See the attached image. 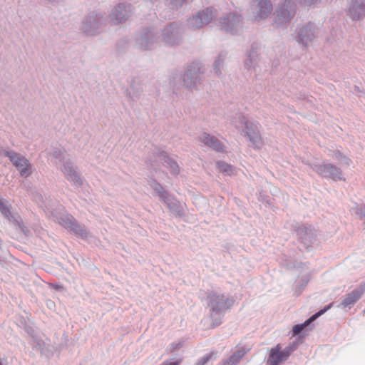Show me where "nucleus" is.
<instances>
[{"label": "nucleus", "mask_w": 365, "mask_h": 365, "mask_svg": "<svg viewBox=\"0 0 365 365\" xmlns=\"http://www.w3.org/2000/svg\"><path fill=\"white\" fill-rule=\"evenodd\" d=\"M6 155L20 171L21 175L26 177L30 175V165L24 157L11 152H7Z\"/></svg>", "instance_id": "7ed1b4c3"}, {"label": "nucleus", "mask_w": 365, "mask_h": 365, "mask_svg": "<svg viewBox=\"0 0 365 365\" xmlns=\"http://www.w3.org/2000/svg\"><path fill=\"white\" fill-rule=\"evenodd\" d=\"M244 354L243 351H238V356L240 357Z\"/></svg>", "instance_id": "393cba45"}, {"label": "nucleus", "mask_w": 365, "mask_h": 365, "mask_svg": "<svg viewBox=\"0 0 365 365\" xmlns=\"http://www.w3.org/2000/svg\"><path fill=\"white\" fill-rule=\"evenodd\" d=\"M299 37L301 38L302 41H304V37H303V34H302V31L299 32Z\"/></svg>", "instance_id": "b1692460"}, {"label": "nucleus", "mask_w": 365, "mask_h": 365, "mask_svg": "<svg viewBox=\"0 0 365 365\" xmlns=\"http://www.w3.org/2000/svg\"><path fill=\"white\" fill-rule=\"evenodd\" d=\"M235 354H233V355L232 356V357H231V359H232L233 361H234V358H235Z\"/></svg>", "instance_id": "a878e982"}, {"label": "nucleus", "mask_w": 365, "mask_h": 365, "mask_svg": "<svg viewBox=\"0 0 365 365\" xmlns=\"http://www.w3.org/2000/svg\"><path fill=\"white\" fill-rule=\"evenodd\" d=\"M246 133L255 147H259L262 144V140L259 135L257 126L252 123H246Z\"/></svg>", "instance_id": "0eeeda50"}, {"label": "nucleus", "mask_w": 365, "mask_h": 365, "mask_svg": "<svg viewBox=\"0 0 365 365\" xmlns=\"http://www.w3.org/2000/svg\"><path fill=\"white\" fill-rule=\"evenodd\" d=\"M314 0H304V4H311Z\"/></svg>", "instance_id": "5701e85b"}, {"label": "nucleus", "mask_w": 365, "mask_h": 365, "mask_svg": "<svg viewBox=\"0 0 365 365\" xmlns=\"http://www.w3.org/2000/svg\"><path fill=\"white\" fill-rule=\"evenodd\" d=\"M201 140L207 145L217 151L223 150V145L215 137L210 136L209 134L205 133L201 138Z\"/></svg>", "instance_id": "6e6552de"}, {"label": "nucleus", "mask_w": 365, "mask_h": 365, "mask_svg": "<svg viewBox=\"0 0 365 365\" xmlns=\"http://www.w3.org/2000/svg\"><path fill=\"white\" fill-rule=\"evenodd\" d=\"M212 18V13L210 10L202 11L192 19V26L195 29L200 28L203 25L207 24Z\"/></svg>", "instance_id": "423d86ee"}, {"label": "nucleus", "mask_w": 365, "mask_h": 365, "mask_svg": "<svg viewBox=\"0 0 365 365\" xmlns=\"http://www.w3.org/2000/svg\"><path fill=\"white\" fill-rule=\"evenodd\" d=\"M332 307V304H329L327 307L321 309L317 313L312 315L309 319L305 321L303 324L294 325L292 327V336H295L298 335L306 327L309 325L313 321L317 319L319 317L322 315L327 311H328Z\"/></svg>", "instance_id": "39448f33"}, {"label": "nucleus", "mask_w": 365, "mask_h": 365, "mask_svg": "<svg viewBox=\"0 0 365 365\" xmlns=\"http://www.w3.org/2000/svg\"><path fill=\"white\" fill-rule=\"evenodd\" d=\"M59 223L67 229H70L76 235L81 237L86 236L87 232L84 227L80 225L71 216L66 217V219H61Z\"/></svg>", "instance_id": "20e7f679"}, {"label": "nucleus", "mask_w": 365, "mask_h": 365, "mask_svg": "<svg viewBox=\"0 0 365 365\" xmlns=\"http://www.w3.org/2000/svg\"><path fill=\"white\" fill-rule=\"evenodd\" d=\"M6 155L20 171L21 175L26 177L30 175V165L24 157L11 152H7Z\"/></svg>", "instance_id": "f03ea898"}, {"label": "nucleus", "mask_w": 365, "mask_h": 365, "mask_svg": "<svg viewBox=\"0 0 365 365\" xmlns=\"http://www.w3.org/2000/svg\"><path fill=\"white\" fill-rule=\"evenodd\" d=\"M0 211L6 218L10 219L11 217L9 206L1 199H0Z\"/></svg>", "instance_id": "4468645a"}, {"label": "nucleus", "mask_w": 365, "mask_h": 365, "mask_svg": "<svg viewBox=\"0 0 365 365\" xmlns=\"http://www.w3.org/2000/svg\"><path fill=\"white\" fill-rule=\"evenodd\" d=\"M183 1L184 0H172V3L175 6H181Z\"/></svg>", "instance_id": "4be33fe9"}, {"label": "nucleus", "mask_w": 365, "mask_h": 365, "mask_svg": "<svg viewBox=\"0 0 365 365\" xmlns=\"http://www.w3.org/2000/svg\"><path fill=\"white\" fill-rule=\"evenodd\" d=\"M217 166H218L220 170L222 173H227L228 174H230L231 173H232V168L228 164H226L224 163H217Z\"/></svg>", "instance_id": "2eb2a0df"}, {"label": "nucleus", "mask_w": 365, "mask_h": 365, "mask_svg": "<svg viewBox=\"0 0 365 365\" xmlns=\"http://www.w3.org/2000/svg\"><path fill=\"white\" fill-rule=\"evenodd\" d=\"M155 190H156L159 192L160 197L163 199V201L165 202L166 199L168 197V192L165 191L159 184L156 185V186L155 187Z\"/></svg>", "instance_id": "dca6fc26"}, {"label": "nucleus", "mask_w": 365, "mask_h": 365, "mask_svg": "<svg viewBox=\"0 0 365 365\" xmlns=\"http://www.w3.org/2000/svg\"><path fill=\"white\" fill-rule=\"evenodd\" d=\"M317 172L322 177L328 178L331 172H337L339 173V168L334 166L331 164H325L319 165L317 168Z\"/></svg>", "instance_id": "9d476101"}, {"label": "nucleus", "mask_w": 365, "mask_h": 365, "mask_svg": "<svg viewBox=\"0 0 365 365\" xmlns=\"http://www.w3.org/2000/svg\"><path fill=\"white\" fill-rule=\"evenodd\" d=\"M328 178L333 179L334 180H345V179L342 177V173L341 170L339 169V173L337 172H331L330 175Z\"/></svg>", "instance_id": "a211bd4d"}, {"label": "nucleus", "mask_w": 365, "mask_h": 365, "mask_svg": "<svg viewBox=\"0 0 365 365\" xmlns=\"http://www.w3.org/2000/svg\"><path fill=\"white\" fill-rule=\"evenodd\" d=\"M285 5H283L282 7L281 8V11H280V15L284 17V18H287L289 16V11H287L288 13V15H287V9L284 8Z\"/></svg>", "instance_id": "412c9836"}, {"label": "nucleus", "mask_w": 365, "mask_h": 365, "mask_svg": "<svg viewBox=\"0 0 365 365\" xmlns=\"http://www.w3.org/2000/svg\"><path fill=\"white\" fill-rule=\"evenodd\" d=\"M213 356V353H210L206 356H203L200 360H199L197 363V365H204L207 361H208Z\"/></svg>", "instance_id": "6ab92c4d"}, {"label": "nucleus", "mask_w": 365, "mask_h": 365, "mask_svg": "<svg viewBox=\"0 0 365 365\" xmlns=\"http://www.w3.org/2000/svg\"><path fill=\"white\" fill-rule=\"evenodd\" d=\"M349 14L354 20L359 19L361 16H365V7L363 5L353 6L349 11Z\"/></svg>", "instance_id": "f8f14e48"}, {"label": "nucleus", "mask_w": 365, "mask_h": 365, "mask_svg": "<svg viewBox=\"0 0 365 365\" xmlns=\"http://www.w3.org/2000/svg\"><path fill=\"white\" fill-rule=\"evenodd\" d=\"M65 175H66L67 178L71 180H75L77 178V175L74 173H71V171L68 173L66 170H65Z\"/></svg>", "instance_id": "aec40b11"}, {"label": "nucleus", "mask_w": 365, "mask_h": 365, "mask_svg": "<svg viewBox=\"0 0 365 365\" xmlns=\"http://www.w3.org/2000/svg\"><path fill=\"white\" fill-rule=\"evenodd\" d=\"M0 365H1V363L0 362Z\"/></svg>", "instance_id": "bb28decb"}, {"label": "nucleus", "mask_w": 365, "mask_h": 365, "mask_svg": "<svg viewBox=\"0 0 365 365\" xmlns=\"http://www.w3.org/2000/svg\"><path fill=\"white\" fill-rule=\"evenodd\" d=\"M361 294L359 290L352 291L342 300L341 306L342 307H346L354 304L361 297Z\"/></svg>", "instance_id": "1a4fd4ad"}, {"label": "nucleus", "mask_w": 365, "mask_h": 365, "mask_svg": "<svg viewBox=\"0 0 365 365\" xmlns=\"http://www.w3.org/2000/svg\"><path fill=\"white\" fill-rule=\"evenodd\" d=\"M293 350L292 347H286L282 349L281 344H277L274 347L270 349L267 364L280 365L288 359Z\"/></svg>", "instance_id": "f257e3e1"}, {"label": "nucleus", "mask_w": 365, "mask_h": 365, "mask_svg": "<svg viewBox=\"0 0 365 365\" xmlns=\"http://www.w3.org/2000/svg\"><path fill=\"white\" fill-rule=\"evenodd\" d=\"M210 301L213 310H218L221 307V303L225 301V299L223 295L213 294L210 297Z\"/></svg>", "instance_id": "ddd939ff"}, {"label": "nucleus", "mask_w": 365, "mask_h": 365, "mask_svg": "<svg viewBox=\"0 0 365 365\" xmlns=\"http://www.w3.org/2000/svg\"><path fill=\"white\" fill-rule=\"evenodd\" d=\"M170 168V172L173 174H178L179 173V168L177 163L170 159L167 161Z\"/></svg>", "instance_id": "f3484780"}, {"label": "nucleus", "mask_w": 365, "mask_h": 365, "mask_svg": "<svg viewBox=\"0 0 365 365\" xmlns=\"http://www.w3.org/2000/svg\"><path fill=\"white\" fill-rule=\"evenodd\" d=\"M259 11L258 12V16L259 19H263L267 16L272 10V6L271 3L267 0H261L259 2Z\"/></svg>", "instance_id": "9b49d317"}]
</instances>
